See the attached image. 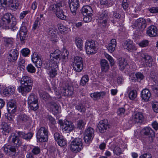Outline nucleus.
<instances>
[{"label": "nucleus", "mask_w": 158, "mask_h": 158, "mask_svg": "<svg viewBox=\"0 0 158 158\" xmlns=\"http://www.w3.org/2000/svg\"><path fill=\"white\" fill-rule=\"evenodd\" d=\"M89 80V77L88 75H84L81 78L80 81V84L82 86H84L88 81Z\"/></svg>", "instance_id": "43"}, {"label": "nucleus", "mask_w": 158, "mask_h": 158, "mask_svg": "<svg viewBox=\"0 0 158 158\" xmlns=\"http://www.w3.org/2000/svg\"><path fill=\"white\" fill-rule=\"evenodd\" d=\"M18 55L19 52L17 50L13 49L10 50L8 56V61L11 62L16 60Z\"/></svg>", "instance_id": "25"}, {"label": "nucleus", "mask_w": 158, "mask_h": 158, "mask_svg": "<svg viewBox=\"0 0 158 158\" xmlns=\"http://www.w3.org/2000/svg\"><path fill=\"white\" fill-rule=\"evenodd\" d=\"M140 56L141 60L144 66L150 67L151 66L152 58L147 53H140Z\"/></svg>", "instance_id": "11"}, {"label": "nucleus", "mask_w": 158, "mask_h": 158, "mask_svg": "<svg viewBox=\"0 0 158 158\" xmlns=\"http://www.w3.org/2000/svg\"><path fill=\"white\" fill-rule=\"evenodd\" d=\"M116 44V40L115 39H112L107 47V49L110 52H112L115 49Z\"/></svg>", "instance_id": "32"}, {"label": "nucleus", "mask_w": 158, "mask_h": 158, "mask_svg": "<svg viewBox=\"0 0 158 158\" xmlns=\"http://www.w3.org/2000/svg\"><path fill=\"white\" fill-rule=\"evenodd\" d=\"M32 61L34 63L37 67L40 68L42 64V60L40 56L37 53L34 52L31 56Z\"/></svg>", "instance_id": "20"}, {"label": "nucleus", "mask_w": 158, "mask_h": 158, "mask_svg": "<svg viewBox=\"0 0 158 158\" xmlns=\"http://www.w3.org/2000/svg\"><path fill=\"white\" fill-rule=\"evenodd\" d=\"M108 123L107 119L100 121L98 125L99 131L101 133L104 132L107 129Z\"/></svg>", "instance_id": "23"}, {"label": "nucleus", "mask_w": 158, "mask_h": 158, "mask_svg": "<svg viewBox=\"0 0 158 158\" xmlns=\"http://www.w3.org/2000/svg\"><path fill=\"white\" fill-rule=\"evenodd\" d=\"M139 158H152V156L150 153L148 152L141 155Z\"/></svg>", "instance_id": "64"}, {"label": "nucleus", "mask_w": 158, "mask_h": 158, "mask_svg": "<svg viewBox=\"0 0 158 158\" xmlns=\"http://www.w3.org/2000/svg\"><path fill=\"white\" fill-rule=\"evenodd\" d=\"M60 90L61 93L64 96H71L73 94V86H68L61 88Z\"/></svg>", "instance_id": "19"}, {"label": "nucleus", "mask_w": 158, "mask_h": 158, "mask_svg": "<svg viewBox=\"0 0 158 158\" xmlns=\"http://www.w3.org/2000/svg\"><path fill=\"white\" fill-rule=\"evenodd\" d=\"M2 127L1 129L2 130V132H3V131L4 132H6L8 133L9 131V126L7 125V124L5 122H2Z\"/></svg>", "instance_id": "46"}, {"label": "nucleus", "mask_w": 158, "mask_h": 158, "mask_svg": "<svg viewBox=\"0 0 158 158\" xmlns=\"http://www.w3.org/2000/svg\"><path fill=\"white\" fill-rule=\"evenodd\" d=\"M48 69L49 70L48 74L50 77L52 78H54L57 74V69H52L49 68Z\"/></svg>", "instance_id": "48"}, {"label": "nucleus", "mask_w": 158, "mask_h": 158, "mask_svg": "<svg viewBox=\"0 0 158 158\" xmlns=\"http://www.w3.org/2000/svg\"><path fill=\"white\" fill-rule=\"evenodd\" d=\"M61 52L60 50L56 49L51 53V59L59 62L61 59Z\"/></svg>", "instance_id": "26"}, {"label": "nucleus", "mask_w": 158, "mask_h": 158, "mask_svg": "<svg viewBox=\"0 0 158 158\" xmlns=\"http://www.w3.org/2000/svg\"><path fill=\"white\" fill-rule=\"evenodd\" d=\"M135 25L139 29L143 30L146 27V21L143 18H140L135 22Z\"/></svg>", "instance_id": "24"}, {"label": "nucleus", "mask_w": 158, "mask_h": 158, "mask_svg": "<svg viewBox=\"0 0 158 158\" xmlns=\"http://www.w3.org/2000/svg\"><path fill=\"white\" fill-rule=\"evenodd\" d=\"M129 4L127 2V0H123V2L122 4V6L123 9L125 10L127 9L128 7Z\"/></svg>", "instance_id": "61"}, {"label": "nucleus", "mask_w": 158, "mask_h": 158, "mask_svg": "<svg viewBox=\"0 0 158 158\" xmlns=\"http://www.w3.org/2000/svg\"><path fill=\"white\" fill-rule=\"evenodd\" d=\"M31 152L34 155H38L40 153V149L38 146H34L31 150Z\"/></svg>", "instance_id": "54"}, {"label": "nucleus", "mask_w": 158, "mask_h": 158, "mask_svg": "<svg viewBox=\"0 0 158 158\" xmlns=\"http://www.w3.org/2000/svg\"><path fill=\"white\" fill-rule=\"evenodd\" d=\"M100 3L102 5H105L108 6H110L112 5V3L110 0H101Z\"/></svg>", "instance_id": "53"}, {"label": "nucleus", "mask_w": 158, "mask_h": 158, "mask_svg": "<svg viewBox=\"0 0 158 158\" xmlns=\"http://www.w3.org/2000/svg\"><path fill=\"white\" fill-rule=\"evenodd\" d=\"M137 96V93L135 90H132L129 93V97L131 100L135 99Z\"/></svg>", "instance_id": "52"}, {"label": "nucleus", "mask_w": 158, "mask_h": 158, "mask_svg": "<svg viewBox=\"0 0 158 158\" xmlns=\"http://www.w3.org/2000/svg\"><path fill=\"white\" fill-rule=\"evenodd\" d=\"M137 80H142L144 78V76L143 74L139 72H138L135 73Z\"/></svg>", "instance_id": "62"}, {"label": "nucleus", "mask_w": 158, "mask_h": 158, "mask_svg": "<svg viewBox=\"0 0 158 158\" xmlns=\"http://www.w3.org/2000/svg\"><path fill=\"white\" fill-rule=\"evenodd\" d=\"M118 62L119 69L121 70H123L127 64V63L125 59L122 58L118 59Z\"/></svg>", "instance_id": "40"}, {"label": "nucleus", "mask_w": 158, "mask_h": 158, "mask_svg": "<svg viewBox=\"0 0 158 158\" xmlns=\"http://www.w3.org/2000/svg\"><path fill=\"white\" fill-rule=\"evenodd\" d=\"M2 40L6 48H11L14 43V40L11 37H3Z\"/></svg>", "instance_id": "27"}, {"label": "nucleus", "mask_w": 158, "mask_h": 158, "mask_svg": "<svg viewBox=\"0 0 158 158\" xmlns=\"http://www.w3.org/2000/svg\"><path fill=\"white\" fill-rule=\"evenodd\" d=\"M82 145L81 139L80 138H76L71 143L70 150L74 153L78 152L82 149Z\"/></svg>", "instance_id": "4"}, {"label": "nucleus", "mask_w": 158, "mask_h": 158, "mask_svg": "<svg viewBox=\"0 0 158 158\" xmlns=\"http://www.w3.org/2000/svg\"><path fill=\"white\" fill-rule=\"evenodd\" d=\"M12 141L13 143L14 146L19 147L22 143L21 141L19 139V137L16 135L12 136Z\"/></svg>", "instance_id": "37"}, {"label": "nucleus", "mask_w": 158, "mask_h": 158, "mask_svg": "<svg viewBox=\"0 0 158 158\" xmlns=\"http://www.w3.org/2000/svg\"><path fill=\"white\" fill-rule=\"evenodd\" d=\"M30 52V50L27 48H24L22 49L21 52L22 55L25 57L27 56Z\"/></svg>", "instance_id": "57"}, {"label": "nucleus", "mask_w": 158, "mask_h": 158, "mask_svg": "<svg viewBox=\"0 0 158 158\" xmlns=\"http://www.w3.org/2000/svg\"><path fill=\"white\" fill-rule=\"evenodd\" d=\"M62 6V4L61 3H56L51 5L49 9L50 10L55 14L58 18L61 19L65 20L66 19V16L64 15V11L61 8Z\"/></svg>", "instance_id": "3"}, {"label": "nucleus", "mask_w": 158, "mask_h": 158, "mask_svg": "<svg viewBox=\"0 0 158 158\" xmlns=\"http://www.w3.org/2000/svg\"><path fill=\"white\" fill-rule=\"evenodd\" d=\"M142 134L145 135H152L153 136L154 133L153 131L150 127H144L141 131Z\"/></svg>", "instance_id": "36"}, {"label": "nucleus", "mask_w": 158, "mask_h": 158, "mask_svg": "<svg viewBox=\"0 0 158 158\" xmlns=\"http://www.w3.org/2000/svg\"><path fill=\"white\" fill-rule=\"evenodd\" d=\"M113 152L114 154L117 156H119L122 153L121 149L118 147H115L114 148Z\"/></svg>", "instance_id": "55"}, {"label": "nucleus", "mask_w": 158, "mask_h": 158, "mask_svg": "<svg viewBox=\"0 0 158 158\" xmlns=\"http://www.w3.org/2000/svg\"><path fill=\"white\" fill-rule=\"evenodd\" d=\"M15 88L13 86H9L6 87L3 90V94L6 95H8L9 94L14 93L15 91Z\"/></svg>", "instance_id": "39"}, {"label": "nucleus", "mask_w": 158, "mask_h": 158, "mask_svg": "<svg viewBox=\"0 0 158 158\" xmlns=\"http://www.w3.org/2000/svg\"><path fill=\"white\" fill-rule=\"evenodd\" d=\"M12 2L10 3L9 5L10 9L14 10H16L19 5V3L17 0H12Z\"/></svg>", "instance_id": "38"}, {"label": "nucleus", "mask_w": 158, "mask_h": 158, "mask_svg": "<svg viewBox=\"0 0 158 158\" xmlns=\"http://www.w3.org/2000/svg\"><path fill=\"white\" fill-rule=\"evenodd\" d=\"M27 33L19 32L20 40L22 43L25 42L24 40L26 39V35Z\"/></svg>", "instance_id": "56"}, {"label": "nucleus", "mask_w": 158, "mask_h": 158, "mask_svg": "<svg viewBox=\"0 0 158 158\" xmlns=\"http://www.w3.org/2000/svg\"><path fill=\"white\" fill-rule=\"evenodd\" d=\"M27 69L28 72L31 73H34L35 72L36 69L31 64L28 65L27 67Z\"/></svg>", "instance_id": "49"}, {"label": "nucleus", "mask_w": 158, "mask_h": 158, "mask_svg": "<svg viewBox=\"0 0 158 158\" xmlns=\"http://www.w3.org/2000/svg\"><path fill=\"white\" fill-rule=\"evenodd\" d=\"M18 134L20 137L26 140L30 139L33 135V134L31 132H29L27 134H25L23 132L19 131Z\"/></svg>", "instance_id": "35"}, {"label": "nucleus", "mask_w": 158, "mask_h": 158, "mask_svg": "<svg viewBox=\"0 0 158 158\" xmlns=\"http://www.w3.org/2000/svg\"><path fill=\"white\" fill-rule=\"evenodd\" d=\"M105 95L104 92H96L91 94L90 96L94 100H96L103 98Z\"/></svg>", "instance_id": "30"}, {"label": "nucleus", "mask_w": 158, "mask_h": 158, "mask_svg": "<svg viewBox=\"0 0 158 158\" xmlns=\"http://www.w3.org/2000/svg\"><path fill=\"white\" fill-rule=\"evenodd\" d=\"M30 120V117L25 114H20L19 115L17 118V123L19 124H24Z\"/></svg>", "instance_id": "22"}, {"label": "nucleus", "mask_w": 158, "mask_h": 158, "mask_svg": "<svg viewBox=\"0 0 158 158\" xmlns=\"http://www.w3.org/2000/svg\"><path fill=\"white\" fill-rule=\"evenodd\" d=\"M108 18V13L107 11H104L99 16L100 23L102 24V26L105 28L107 26V21Z\"/></svg>", "instance_id": "17"}, {"label": "nucleus", "mask_w": 158, "mask_h": 158, "mask_svg": "<svg viewBox=\"0 0 158 158\" xmlns=\"http://www.w3.org/2000/svg\"><path fill=\"white\" fill-rule=\"evenodd\" d=\"M155 84L151 86V88L153 92L158 96V80H156Z\"/></svg>", "instance_id": "45"}, {"label": "nucleus", "mask_w": 158, "mask_h": 158, "mask_svg": "<svg viewBox=\"0 0 158 158\" xmlns=\"http://www.w3.org/2000/svg\"><path fill=\"white\" fill-rule=\"evenodd\" d=\"M21 85L18 88L19 92L22 94L30 92L32 88L33 80L27 76H23L20 81Z\"/></svg>", "instance_id": "2"}, {"label": "nucleus", "mask_w": 158, "mask_h": 158, "mask_svg": "<svg viewBox=\"0 0 158 158\" xmlns=\"http://www.w3.org/2000/svg\"><path fill=\"white\" fill-rule=\"evenodd\" d=\"M68 4L71 12L75 15L76 12L80 7V2L79 0H69Z\"/></svg>", "instance_id": "10"}, {"label": "nucleus", "mask_w": 158, "mask_h": 158, "mask_svg": "<svg viewBox=\"0 0 158 158\" xmlns=\"http://www.w3.org/2000/svg\"><path fill=\"white\" fill-rule=\"evenodd\" d=\"M82 12L84 16L83 20L86 23L90 22L92 20L93 10L91 6H85L82 8Z\"/></svg>", "instance_id": "7"}, {"label": "nucleus", "mask_w": 158, "mask_h": 158, "mask_svg": "<svg viewBox=\"0 0 158 158\" xmlns=\"http://www.w3.org/2000/svg\"><path fill=\"white\" fill-rule=\"evenodd\" d=\"M143 119V114L142 113L140 112L135 113L133 117V120L137 123H142Z\"/></svg>", "instance_id": "29"}, {"label": "nucleus", "mask_w": 158, "mask_h": 158, "mask_svg": "<svg viewBox=\"0 0 158 158\" xmlns=\"http://www.w3.org/2000/svg\"><path fill=\"white\" fill-rule=\"evenodd\" d=\"M48 108L54 115L57 114L59 112V106L55 102H51L48 103Z\"/></svg>", "instance_id": "18"}, {"label": "nucleus", "mask_w": 158, "mask_h": 158, "mask_svg": "<svg viewBox=\"0 0 158 158\" xmlns=\"http://www.w3.org/2000/svg\"><path fill=\"white\" fill-rule=\"evenodd\" d=\"M1 150L6 154H8L12 156H15L17 155L16 149L14 146L10 145L5 146L1 148Z\"/></svg>", "instance_id": "14"}, {"label": "nucleus", "mask_w": 158, "mask_h": 158, "mask_svg": "<svg viewBox=\"0 0 158 158\" xmlns=\"http://www.w3.org/2000/svg\"><path fill=\"white\" fill-rule=\"evenodd\" d=\"M40 21V18H39V17H37L33 25L32 29H33L35 30L37 29L38 24H40V23H39Z\"/></svg>", "instance_id": "60"}, {"label": "nucleus", "mask_w": 158, "mask_h": 158, "mask_svg": "<svg viewBox=\"0 0 158 158\" xmlns=\"http://www.w3.org/2000/svg\"><path fill=\"white\" fill-rule=\"evenodd\" d=\"M141 97L145 102L148 101L151 96V93L149 90L147 89H143L141 92Z\"/></svg>", "instance_id": "28"}, {"label": "nucleus", "mask_w": 158, "mask_h": 158, "mask_svg": "<svg viewBox=\"0 0 158 158\" xmlns=\"http://www.w3.org/2000/svg\"><path fill=\"white\" fill-rule=\"evenodd\" d=\"M97 42L94 40L86 41L85 44L86 52L87 54L94 53L97 50Z\"/></svg>", "instance_id": "8"}, {"label": "nucleus", "mask_w": 158, "mask_h": 158, "mask_svg": "<svg viewBox=\"0 0 158 158\" xmlns=\"http://www.w3.org/2000/svg\"><path fill=\"white\" fill-rule=\"evenodd\" d=\"M58 27L60 32L62 34H66L70 31V29L64 25H60Z\"/></svg>", "instance_id": "41"}, {"label": "nucleus", "mask_w": 158, "mask_h": 158, "mask_svg": "<svg viewBox=\"0 0 158 158\" xmlns=\"http://www.w3.org/2000/svg\"><path fill=\"white\" fill-rule=\"evenodd\" d=\"M123 47L124 49L129 51L135 49L133 42L129 40H127L124 43Z\"/></svg>", "instance_id": "31"}, {"label": "nucleus", "mask_w": 158, "mask_h": 158, "mask_svg": "<svg viewBox=\"0 0 158 158\" xmlns=\"http://www.w3.org/2000/svg\"><path fill=\"white\" fill-rule=\"evenodd\" d=\"M76 44L77 47L81 50L83 49V42L82 40L79 38H76L75 40Z\"/></svg>", "instance_id": "47"}, {"label": "nucleus", "mask_w": 158, "mask_h": 158, "mask_svg": "<svg viewBox=\"0 0 158 158\" xmlns=\"http://www.w3.org/2000/svg\"><path fill=\"white\" fill-rule=\"evenodd\" d=\"M13 15L10 13H8L4 15L2 20L0 22V27L1 28L5 29H11L15 31L18 28L16 27L17 22L15 20H12Z\"/></svg>", "instance_id": "1"}, {"label": "nucleus", "mask_w": 158, "mask_h": 158, "mask_svg": "<svg viewBox=\"0 0 158 158\" xmlns=\"http://www.w3.org/2000/svg\"><path fill=\"white\" fill-rule=\"evenodd\" d=\"M76 109L81 112H84L86 110L85 105L83 103H80L75 106Z\"/></svg>", "instance_id": "42"}, {"label": "nucleus", "mask_w": 158, "mask_h": 158, "mask_svg": "<svg viewBox=\"0 0 158 158\" xmlns=\"http://www.w3.org/2000/svg\"><path fill=\"white\" fill-rule=\"evenodd\" d=\"M48 131L44 127H41L38 130L36 137L37 142H44L47 141L48 138Z\"/></svg>", "instance_id": "5"}, {"label": "nucleus", "mask_w": 158, "mask_h": 158, "mask_svg": "<svg viewBox=\"0 0 158 158\" xmlns=\"http://www.w3.org/2000/svg\"><path fill=\"white\" fill-rule=\"evenodd\" d=\"M57 143L60 146H63L66 144V141L64 138H62L57 141Z\"/></svg>", "instance_id": "58"}, {"label": "nucleus", "mask_w": 158, "mask_h": 158, "mask_svg": "<svg viewBox=\"0 0 158 158\" xmlns=\"http://www.w3.org/2000/svg\"><path fill=\"white\" fill-rule=\"evenodd\" d=\"M61 127L63 131H67L68 133L72 131L75 127L73 123L68 121L65 122Z\"/></svg>", "instance_id": "16"}, {"label": "nucleus", "mask_w": 158, "mask_h": 158, "mask_svg": "<svg viewBox=\"0 0 158 158\" xmlns=\"http://www.w3.org/2000/svg\"><path fill=\"white\" fill-rule=\"evenodd\" d=\"M27 103L30 109L35 111L38 109V98L34 94L31 93L29 95L28 98Z\"/></svg>", "instance_id": "6"}, {"label": "nucleus", "mask_w": 158, "mask_h": 158, "mask_svg": "<svg viewBox=\"0 0 158 158\" xmlns=\"http://www.w3.org/2000/svg\"><path fill=\"white\" fill-rule=\"evenodd\" d=\"M59 62L52 60H50L48 66H46V68H49L55 69H58V65Z\"/></svg>", "instance_id": "33"}, {"label": "nucleus", "mask_w": 158, "mask_h": 158, "mask_svg": "<svg viewBox=\"0 0 158 158\" xmlns=\"http://www.w3.org/2000/svg\"><path fill=\"white\" fill-rule=\"evenodd\" d=\"M27 25L28 24L27 22L25 21L23 22L19 32L27 33Z\"/></svg>", "instance_id": "44"}, {"label": "nucleus", "mask_w": 158, "mask_h": 158, "mask_svg": "<svg viewBox=\"0 0 158 158\" xmlns=\"http://www.w3.org/2000/svg\"><path fill=\"white\" fill-rule=\"evenodd\" d=\"M105 56L106 58L110 61L111 65H113L114 64V61L113 60V58L107 54H105Z\"/></svg>", "instance_id": "59"}, {"label": "nucleus", "mask_w": 158, "mask_h": 158, "mask_svg": "<svg viewBox=\"0 0 158 158\" xmlns=\"http://www.w3.org/2000/svg\"><path fill=\"white\" fill-rule=\"evenodd\" d=\"M85 123L83 120H79L77 121V127L79 129H81L85 125Z\"/></svg>", "instance_id": "51"}, {"label": "nucleus", "mask_w": 158, "mask_h": 158, "mask_svg": "<svg viewBox=\"0 0 158 158\" xmlns=\"http://www.w3.org/2000/svg\"><path fill=\"white\" fill-rule=\"evenodd\" d=\"M152 105L153 111L156 113H158V102L153 101L152 102Z\"/></svg>", "instance_id": "50"}, {"label": "nucleus", "mask_w": 158, "mask_h": 158, "mask_svg": "<svg viewBox=\"0 0 158 158\" xmlns=\"http://www.w3.org/2000/svg\"><path fill=\"white\" fill-rule=\"evenodd\" d=\"M101 70L102 71L106 72L109 68V65L107 61L105 59H102L101 61Z\"/></svg>", "instance_id": "34"}, {"label": "nucleus", "mask_w": 158, "mask_h": 158, "mask_svg": "<svg viewBox=\"0 0 158 158\" xmlns=\"http://www.w3.org/2000/svg\"><path fill=\"white\" fill-rule=\"evenodd\" d=\"M146 33L150 37H156L158 35V30L156 26L151 25L147 28Z\"/></svg>", "instance_id": "15"}, {"label": "nucleus", "mask_w": 158, "mask_h": 158, "mask_svg": "<svg viewBox=\"0 0 158 158\" xmlns=\"http://www.w3.org/2000/svg\"><path fill=\"white\" fill-rule=\"evenodd\" d=\"M58 31L55 27H50L48 29V33L51 37V40L53 43L57 42L59 38L57 36Z\"/></svg>", "instance_id": "13"}, {"label": "nucleus", "mask_w": 158, "mask_h": 158, "mask_svg": "<svg viewBox=\"0 0 158 158\" xmlns=\"http://www.w3.org/2000/svg\"><path fill=\"white\" fill-rule=\"evenodd\" d=\"M94 132V129L91 127L85 130L84 132V140L85 142L89 143L92 139Z\"/></svg>", "instance_id": "12"}, {"label": "nucleus", "mask_w": 158, "mask_h": 158, "mask_svg": "<svg viewBox=\"0 0 158 158\" xmlns=\"http://www.w3.org/2000/svg\"><path fill=\"white\" fill-rule=\"evenodd\" d=\"M73 67L75 71L78 72H81L83 68L82 58L78 56L75 57L73 63Z\"/></svg>", "instance_id": "9"}, {"label": "nucleus", "mask_w": 158, "mask_h": 158, "mask_svg": "<svg viewBox=\"0 0 158 158\" xmlns=\"http://www.w3.org/2000/svg\"><path fill=\"white\" fill-rule=\"evenodd\" d=\"M148 44V40H143L139 44L140 46L141 47H145L147 46Z\"/></svg>", "instance_id": "63"}, {"label": "nucleus", "mask_w": 158, "mask_h": 158, "mask_svg": "<svg viewBox=\"0 0 158 158\" xmlns=\"http://www.w3.org/2000/svg\"><path fill=\"white\" fill-rule=\"evenodd\" d=\"M16 102L15 100H10L7 103V110L9 113H15L16 111Z\"/></svg>", "instance_id": "21"}]
</instances>
